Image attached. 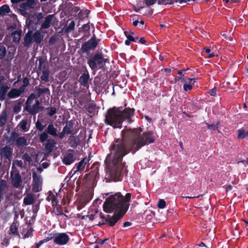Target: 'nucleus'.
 <instances>
[{
  "label": "nucleus",
  "instance_id": "6e6d98bb",
  "mask_svg": "<svg viewBox=\"0 0 248 248\" xmlns=\"http://www.w3.org/2000/svg\"><path fill=\"white\" fill-rule=\"evenodd\" d=\"M46 242H47V241L46 240V238L39 241V242L36 244V248H39L41 245H42L43 244L46 243Z\"/></svg>",
  "mask_w": 248,
  "mask_h": 248
},
{
  "label": "nucleus",
  "instance_id": "412c9836",
  "mask_svg": "<svg viewBox=\"0 0 248 248\" xmlns=\"http://www.w3.org/2000/svg\"><path fill=\"white\" fill-rule=\"evenodd\" d=\"M11 37L14 42H18L21 37V31H14L11 34Z\"/></svg>",
  "mask_w": 248,
  "mask_h": 248
},
{
  "label": "nucleus",
  "instance_id": "4d7b16f0",
  "mask_svg": "<svg viewBox=\"0 0 248 248\" xmlns=\"http://www.w3.org/2000/svg\"><path fill=\"white\" fill-rule=\"evenodd\" d=\"M4 83V77L3 76L0 75V86L5 84Z\"/></svg>",
  "mask_w": 248,
  "mask_h": 248
},
{
  "label": "nucleus",
  "instance_id": "20e7f679",
  "mask_svg": "<svg viewBox=\"0 0 248 248\" xmlns=\"http://www.w3.org/2000/svg\"><path fill=\"white\" fill-rule=\"evenodd\" d=\"M36 98V95L32 93L28 97L26 103L27 110L32 114H36L43 109V107L40 106V103L37 99L35 100V103L32 105L33 100Z\"/></svg>",
  "mask_w": 248,
  "mask_h": 248
},
{
  "label": "nucleus",
  "instance_id": "052dcab7",
  "mask_svg": "<svg viewBox=\"0 0 248 248\" xmlns=\"http://www.w3.org/2000/svg\"><path fill=\"white\" fill-rule=\"evenodd\" d=\"M190 0H176V1L179 2L180 3H182L183 2H187V1H189Z\"/></svg>",
  "mask_w": 248,
  "mask_h": 248
},
{
  "label": "nucleus",
  "instance_id": "393cba45",
  "mask_svg": "<svg viewBox=\"0 0 248 248\" xmlns=\"http://www.w3.org/2000/svg\"><path fill=\"white\" fill-rule=\"evenodd\" d=\"M18 126L23 132H27L29 130V127L27 126V119H23L18 124Z\"/></svg>",
  "mask_w": 248,
  "mask_h": 248
},
{
  "label": "nucleus",
  "instance_id": "de8ad7c7",
  "mask_svg": "<svg viewBox=\"0 0 248 248\" xmlns=\"http://www.w3.org/2000/svg\"><path fill=\"white\" fill-rule=\"evenodd\" d=\"M206 124L207 125V127L208 129L213 130H215L216 129H217L218 127V123H217L216 125L214 124Z\"/></svg>",
  "mask_w": 248,
  "mask_h": 248
},
{
  "label": "nucleus",
  "instance_id": "4be33fe9",
  "mask_svg": "<svg viewBox=\"0 0 248 248\" xmlns=\"http://www.w3.org/2000/svg\"><path fill=\"white\" fill-rule=\"evenodd\" d=\"M32 232L33 230L29 227H28L27 228L23 230L22 234L23 235L24 238H27L32 236Z\"/></svg>",
  "mask_w": 248,
  "mask_h": 248
},
{
  "label": "nucleus",
  "instance_id": "c85d7f7f",
  "mask_svg": "<svg viewBox=\"0 0 248 248\" xmlns=\"http://www.w3.org/2000/svg\"><path fill=\"white\" fill-rule=\"evenodd\" d=\"M37 94L36 95L37 98L39 97L43 93H46L49 94V90L48 88H38L36 90Z\"/></svg>",
  "mask_w": 248,
  "mask_h": 248
},
{
  "label": "nucleus",
  "instance_id": "338daca9",
  "mask_svg": "<svg viewBox=\"0 0 248 248\" xmlns=\"http://www.w3.org/2000/svg\"><path fill=\"white\" fill-rule=\"evenodd\" d=\"M133 24L135 26H138L139 24V21L138 20H136L133 22Z\"/></svg>",
  "mask_w": 248,
  "mask_h": 248
},
{
  "label": "nucleus",
  "instance_id": "f8f14e48",
  "mask_svg": "<svg viewBox=\"0 0 248 248\" xmlns=\"http://www.w3.org/2000/svg\"><path fill=\"white\" fill-rule=\"evenodd\" d=\"M56 144V143L54 140L48 139L45 144L46 151L48 153H50L54 149Z\"/></svg>",
  "mask_w": 248,
  "mask_h": 248
},
{
  "label": "nucleus",
  "instance_id": "4468645a",
  "mask_svg": "<svg viewBox=\"0 0 248 248\" xmlns=\"http://www.w3.org/2000/svg\"><path fill=\"white\" fill-rule=\"evenodd\" d=\"M54 18L53 15H48L46 18L44 22L41 25V29H48Z\"/></svg>",
  "mask_w": 248,
  "mask_h": 248
},
{
  "label": "nucleus",
  "instance_id": "6ab92c4d",
  "mask_svg": "<svg viewBox=\"0 0 248 248\" xmlns=\"http://www.w3.org/2000/svg\"><path fill=\"white\" fill-rule=\"evenodd\" d=\"M34 199L32 194L28 193L23 199V203L25 205H31L34 203Z\"/></svg>",
  "mask_w": 248,
  "mask_h": 248
},
{
  "label": "nucleus",
  "instance_id": "b1692460",
  "mask_svg": "<svg viewBox=\"0 0 248 248\" xmlns=\"http://www.w3.org/2000/svg\"><path fill=\"white\" fill-rule=\"evenodd\" d=\"M16 144L17 146H25L27 145V139L23 137H20L16 140Z\"/></svg>",
  "mask_w": 248,
  "mask_h": 248
},
{
  "label": "nucleus",
  "instance_id": "a211bd4d",
  "mask_svg": "<svg viewBox=\"0 0 248 248\" xmlns=\"http://www.w3.org/2000/svg\"><path fill=\"white\" fill-rule=\"evenodd\" d=\"M47 132L48 134L53 137H55L58 136L57 129L54 127V125L52 123L48 125L47 127Z\"/></svg>",
  "mask_w": 248,
  "mask_h": 248
},
{
  "label": "nucleus",
  "instance_id": "9d476101",
  "mask_svg": "<svg viewBox=\"0 0 248 248\" xmlns=\"http://www.w3.org/2000/svg\"><path fill=\"white\" fill-rule=\"evenodd\" d=\"M13 151V148L11 146L7 145L0 150V155L2 157L10 159Z\"/></svg>",
  "mask_w": 248,
  "mask_h": 248
},
{
  "label": "nucleus",
  "instance_id": "0eeeda50",
  "mask_svg": "<svg viewBox=\"0 0 248 248\" xmlns=\"http://www.w3.org/2000/svg\"><path fill=\"white\" fill-rule=\"evenodd\" d=\"M35 6L34 0H27L20 5L19 10L23 15L28 14L27 11L33 9Z\"/></svg>",
  "mask_w": 248,
  "mask_h": 248
},
{
  "label": "nucleus",
  "instance_id": "8fccbe9b",
  "mask_svg": "<svg viewBox=\"0 0 248 248\" xmlns=\"http://www.w3.org/2000/svg\"><path fill=\"white\" fill-rule=\"evenodd\" d=\"M204 49L205 50V51L206 52V53L208 54V58H212L215 56V54L214 53H211V50L209 48H204Z\"/></svg>",
  "mask_w": 248,
  "mask_h": 248
},
{
  "label": "nucleus",
  "instance_id": "39448f33",
  "mask_svg": "<svg viewBox=\"0 0 248 248\" xmlns=\"http://www.w3.org/2000/svg\"><path fill=\"white\" fill-rule=\"evenodd\" d=\"M105 60L100 55H95L88 61V63L92 69L95 70L103 66Z\"/></svg>",
  "mask_w": 248,
  "mask_h": 248
},
{
  "label": "nucleus",
  "instance_id": "bb28decb",
  "mask_svg": "<svg viewBox=\"0 0 248 248\" xmlns=\"http://www.w3.org/2000/svg\"><path fill=\"white\" fill-rule=\"evenodd\" d=\"M10 12V9L7 4L3 5L0 7V15H4Z\"/></svg>",
  "mask_w": 248,
  "mask_h": 248
},
{
  "label": "nucleus",
  "instance_id": "e2e57ef3",
  "mask_svg": "<svg viewBox=\"0 0 248 248\" xmlns=\"http://www.w3.org/2000/svg\"><path fill=\"white\" fill-rule=\"evenodd\" d=\"M181 79L183 80V78L181 77H175L174 80H175V82H176L177 81H179L180 80H181Z\"/></svg>",
  "mask_w": 248,
  "mask_h": 248
},
{
  "label": "nucleus",
  "instance_id": "3c124183",
  "mask_svg": "<svg viewBox=\"0 0 248 248\" xmlns=\"http://www.w3.org/2000/svg\"><path fill=\"white\" fill-rule=\"evenodd\" d=\"M13 110L15 113H18L21 110V106L19 104L16 105L14 107Z\"/></svg>",
  "mask_w": 248,
  "mask_h": 248
},
{
  "label": "nucleus",
  "instance_id": "a19ab883",
  "mask_svg": "<svg viewBox=\"0 0 248 248\" xmlns=\"http://www.w3.org/2000/svg\"><path fill=\"white\" fill-rule=\"evenodd\" d=\"M183 81L187 82L188 84L193 85L195 82L194 78H190L186 77L185 78H183Z\"/></svg>",
  "mask_w": 248,
  "mask_h": 248
},
{
  "label": "nucleus",
  "instance_id": "9b49d317",
  "mask_svg": "<svg viewBox=\"0 0 248 248\" xmlns=\"http://www.w3.org/2000/svg\"><path fill=\"white\" fill-rule=\"evenodd\" d=\"M23 92V89L13 88L8 93L7 96L9 98H15L20 96Z\"/></svg>",
  "mask_w": 248,
  "mask_h": 248
},
{
  "label": "nucleus",
  "instance_id": "09e8293b",
  "mask_svg": "<svg viewBox=\"0 0 248 248\" xmlns=\"http://www.w3.org/2000/svg\"><path fill=\"white\" fill-rule=\"evenodd\" d=\"M14 165L19 167L20 168L22 167L23 166V162L21 160H16L13 163Z\"/></svg>",
  "mask_w": 248,
  "mask_h": 248
},
{
  "label": "nucleus",
  "instance_id": "c9c22d12",
  "mask_svg": "<svg viewBox=\"0 0 248 248\" xmlns=\"http://www.w3.org/2000/svg\"><path fill=\"white\" fill-rule=\"evenodd\" d=\"M6 53V48L3 46H0V60L5 56Z\"/></svg>",
  "mask_w": 248,
  "mask_h": 248
},
{
  "label": "nucleus",
  "instance_id": "5701e85b",
  "mask_svg": "<svg viewBox=\"0 0 248 248\" xmlns=\"http://www.w3.org/2000/svg\"><path fill=\"white\" fill-rule=\"evenodd\" d=\"M237 138L239 139H243L248 136V131L242 128L238 130Z\"/></svg>",
  "mask_w": 248,
  "mask_h": 248
},
{
  "label": "nucleus",
  "instance_id": "79ce46f5",
  "mask_svg": "<svg viewBox=\"0 0 248 248\" xmlns=\"http://www.w3.org/2000/svg\"><path fill=\"white\" fill-rule=\"evenodd\" d=\"M75 26V24L74 21L73 20L71 21L69 23L68 26H67V27L66 28V30L68 31H71L72 30H73L74 29Z\"/></svg>",
  "mask_w": 248,
  "mask_h": 248
},
{
  "label": "nucleus",
  "instance_id": "2f4dec72",
  "mask_svg": "<svg viewBox=\"0 0 248 248\" xmlns=\"http://www.w3.org/2000/svg\"><path fill=\"white\" fill-rule=\"evenodd\" d=\"M53 213L56 216L62 215L63 214V212L61 208L58 206L54 207Z\"/></svg>",
  "mask_w": 248,
  "mask_h": 248
},
{
  "label": "nucleus",
  "instance_id": "7c9ffc66",
  "mask_svg": "<svg viewBox=\"0 0 248 248\" xmlns=\"http://www.w3.org/2000/svg\"><path fill=\"white\" fill-rule=\"evenodd\" d=\"M89 77L88 75L84 74L82 75L79 78V81L80 83L83 84H86L88 80Z\"/></svg>",
  "mask_w": 248,
  "mask_h": 248
},
{
  "label": "nucleus",
  "instance_id": "5fc2aeb1",
  "mask_svg": "<svg viewBox=\"0 0 248 248\" xmlns=\"http://www.w3.org/2000/svg\"><path fill=\"white\" fill-rule=\"evenodd\" d=\"M217 89L216 88L212 89L209 92V94L212 96H216L217 95Z\"/></svg>",
  "mask_w": 248,
  "mask_h": 248
},
{
  "label": "nucleus",
  "instance_id": "7ed1b4c3",
  "mask_svg": "<svg viewBox=\"0 0 248 248\" xmlns=\"http://www.w3.org/2000/svg\"><path fill=\"white\" fill-rule=\"evenodd\" d=\"M134 111L133 108H127L123 111L119 108L110 109L106 116V122L114 128H120L124 120L127 119L129 122L132 121L131 117Z\"/></svg>",
  "mask_w": 248,
  "mask_h": 248
},
{
  "label": "nucleus",
  "instance_id": "6e6552de",
  "mask_svg": "<svg viewBox=\"0 0 248 248\" xmlns=\"http://www.w3.org/2000/svg\"><path fill=\"white\" fill-rule=\"evenodd\" d=\"M32 178L34 182L35 183L33 186V190L35 192H38L41 190V184L42 178L41 176L37 175L36 172L32 173Z\"/></svg>",
  "mask_w": 248,
  "mask_h": 248
},
{
  "label": "nucleus",
  "instance_id": "ea45409f",
  "mask_svg": "<svg viewBox=\"0 0 248 248\" xmlns=\"http://www.w3.org/2000/svg\"><path fill=\"white\" fill-rule=\"evenodd\" d=\"M35 125L37 129L40 131H42L45 127V126L42 124V123L38 120L36 123Z\"/></svg>",
  "mask_w": 248,
  "mask_h": 248
},
{
  "label": "nucleus",
  "instance_id": "423d86ee",
  "mask_svg": "<svg viewBox=\"0 0 248 248\" xmlns=\"http://www.w3.org/2000/svg\"><path fill=\"white\" fill-rule=\"evenodd\" d=\"M70 238L66 233L61 232L56 234L53 242L56 244L62 246L67 244Z\"/></svg>",
  "mask_w": 248,
  "mask_h": 248
},
{
  "label": "nucleus",
  "instance_id": "2eb2a0df",
  "mask_svg": "<svg viewBox=\"0 0 248 248\" xmlns=\"http://www.w3.org/2000/svg\"><path fill=\"white\" fill-rule=\"evenodd\" d=\"M33 38L32 36V31H29L26 34L24 38V46L28 47L32 42Z\"/></svg>",
  "mask_w": 248,
  "mask_h": 248
},
{
  "label": "nucleus",
  "instance_id": "c03bdc74",
  "mask_svg": "<svg viewBox=\"0 0 248 248\" xmlns=\"http://www.w3.org/2000/svg\"><path fill=\"white\" fill-rule=\"evenodd\" d=\"M23 85L21 86L20 89H23V91L24 92L26 87L28 85L29 81L27 78H24L23 79Z\"/></svg>",
  "mask_w": 248,
  "mask_h": 248
},
{
  "label": "nucleus",
  "instance_id": "f03ea898",
  "mask_svg": "<svg viewBox=\"0 0 248 248\" xmlns=\"http://www.w3.org/2000/svg\"><path fill=\"white\" fill-rule=\"evenodd\" d=\"M131 198L129 193H126L124 197L120 193H117L110 196L104 202L103 208L106 212L110 213L113 211H118L113 216H108L106 219V224L113 226L126 213L129 207L128 202Z\"/></svg>",
  "mask_w": 248,
  "mask_h": 248
},
{
  "label": "nucleus",
  "instance_id": "49530a36",
  "mask_svg": "<svg viewBox=\"0 0 248 248\" xmlns=\"http://www.w3.org/2000/svg\"><path fill=\"white\" fill-rule=\"evenodd\" d=\"M183 88L185 91H190L192 89V86L191 84H188L187 83H185L184 85Z\"/></svg>",
  "mask_w": 248,
  "mask_h": 248
},
{
  "label": "nucleus",
  "instance_id": "864d4df0",
  "mask_svg": "<svg viewBox=\"0 0 248 248\" xmlns=\"http://www.w3.org/2000/svg\"><path fill=\"white\" fill-rule=\"evenodd\" d=\"M55 235L54 233H51L48 235L47 237H46L45 238L47 242L49 241V240L52 239L53 238L54 239Z\"/></svg>",
  "mask_w": 248,
  "mask_h": 248
},
{
  "label": "nucleus",
  "instance_id": "473e14b6",
  "mask_svg": "<svg viewBox=\"0 0 248 248\" xmlns=\"http://www.w3.org/2000/svg\"><path fill=\"white\" fill-rule=\"evenodd\" d=\"M6 186V182L5 181L1 180L0 181V194L3 195V191Z\"/></svg>",
  "mask_w": 248,
  "mask_h": 248
},
{
  "label": "nucleus",
  "instance_id": "1a4fd4ad",
  "mask_svg": "<svg viewBox=\"0 0 248 248\" xmlns=\"http://www.w3.org/2000/svg\"><path fill=\"white\" fill-rule=\"evenodd\" d=\"M11 177L13 185L16 188H20L22 183L21 178L18 173H14L11 172Z\"/></svg>",
  "mask_w": 248,
  "mask_h": 248
},
{
  "label": "nucleus",
  "instance_id": "cd10ccee",
  "mask_svg": "<svg viewBox=\"0 0 248 248\" xmlns=\"http://www.w3.org/2000/svg\"><path fill=\"white\" fill-rule=\"evenodd\" d=\"M7 120V112L6 110H3L1 115H0V126L3 125Z\"/></svg>",
  "mask_w": 248,
  "mask_h": 248
},
{
  "label": "nucleus",
  "instance_id": "f257e3e1",
  "mask_svg": "<svg viewBox=\"0 0 248 248\" xmlns=\"http://www.w3.org/2000/svg\"><path fill=\"white\" fill-rule=\"evenodd\" d=\"M141 131L140 128L130 130L132 138L128 145L124 140L117 139L110 146V153L108 155L106 161L111 162L107 173L114 181L121 180V174L124 171V164L122 163L123 157L129 153L130 150L134 154L146 144L154 142L151 132H144L140 135Z\"/></svg>",
  "mask_w": 248,
  "mask_h": 248
},
{
  "label": "nucleus",
  "instance_id": "dca6fc26",
  "mask_svg": "<svg viewBox=\"0 0 248 248\" xmlns=\"http://www.w3.org/2000/svg\"><path fill=\"white\" fill-rule=\"evenodd\" d=\"M75 160L74 155L72 153H69L63 159V162L64 164L68 165L72 163Z\"/></svg>",
  "mask_w": 248,
  "mask_h": 248
},
{
  "label": "nucleus",
  "instance_id": "f3484780",
  "mask_svg": "<svg viewBox=\"0 0 248 248\" xmlns=\"http://www.w3.org/2000/svg\"><path fill=\"white\" fill-rule=\"evenodd\" d=\"M96 46L97 42L96 40L93 38H92L83 46V47L88 49H93Z\"/></svg>",
  "mask_w": 248,
  "mask_h": 248
},
{
  "label": "nucleus",
  "instance_id": "c756f323",
  "mask_svg": "<svg viewBox=\"0 0 248 248\" xmlns=\"http://www.w3.org/2000/svg\"><path fill=\"white\" fill-rule=\"evenodd\" d=\"M49 73L48 70H43L42 72V75L41 76L40 78L42 80H44L45 81H47L48 80L49 78Z\"/></svg>",
  "mask_w": 248,
  "mask_h": 248
},
{
  "label": "nucleus",
  "instance_id": "a878e982",
  "mask_svg": "<svg viewBox=\"0 0 248 248\" xmlns=\"http://www.w3.org/2000/svg\"><path fill=\"white\" fill-rule=\"evenodd\" d=\"M86 162H85V159H82L81 161H80L78 163L76 164L75 168L76 170H75V172L84 169Z\"/></svg>",
  "mask_w": 248,
  "mask_h": 248
},
{
  "label": "nucleus",
  "instance_id": "37998d69",
  "mask_svg": "<svg viewBox=\"0 0 248 248\" xmlns=\"http://www.w3.org/2000/svg\"><path fill=\"white\" fill-rule=\"evenodd\" d=\"M124 34H125V36H126L127 40H128L130 41L135 42L136 41L137 39H138V37L134 38L132 35L128 34V32H124Z\"/></svg>",
  "mask_w": 248,
  "mask_h": 248
},
{
  "label": "nucleus",
  "instance_id": "774afa93",
  "mask_svg": "<svg viewBox=\"0 0 248 248\" xmlns=\"http://www.w3.org/2000/svg\"><path fill=\"white\" fill-rule=\"evenodd\" d=\"M130 42H131L130 41H129V40H127V39L126 40H125V43H125V44L126 45H127V46H129V45H130Z\"/></svg>",
  "mask_w": 248,
  "mask_h": 248
},
{
  "label": "nucleus",
  "instance_id": "ddd939ff",
  "mask_svg": "<svg viewBox=\"0 0 248 248\" xmlns=\"http://www.w3.org/2000/svg\"><path fill=\"white\" fill-rule=\"evenodd\" d=\"M9 88V86L7 84L0 86V100L5 99L7 92Z\"/></svg>",
  "mask_w": 248,
  "mask_h": 248
},
{
  "label": "nucleus",
  "instance_id": "f704fd0d",
  "mask_svg": "<svg viewBox=\"0 0 248 248\" xmlns=\"http://www.w3.org/2000/svg\"><path fill=\"white\" fill-rule=\"evenodd\" d=\"M48 133L46 132H43L40 135V140L41 142H44L48 138Z\"/></svg>",
  "mask_w": 248,
  "mask_h": 248
},
{
  "label": "nucleus",
  "instance_id": "4c0bfd02",
  "mask_svg": "<svg viewBox=\"0 0 248 248\" xmlns=\"http://www.w3.org/2000/svg\"><path fill=\"white\" fill-rule=\"evenodd\" d=\"M72 125L70 124H67L63 129L64 132L66 134H70L71 133Z\"/></svg>",
  "mask_w": 248,
  "mask_h": 248
},
{
  "label": "nucleus",
  "instance_id": "72a5a7b5",
  "mask_svg": "<svg viewBox=\"0 0 248 248\" xmlns=\"http://www.w3.org/2000/svg\"><path fill=\"white\" fill-rule=\"evenodd\" d=\"M10 230L12 233L16 234L17 232V229L16 223H13L10 226Z\"/></svg>",
  "mask_w": 248,
  "mask_h": 248
},
{
  "label": "nucleus",
  "instance_id": "bf43d9fd",
  "mask_svg": "<svg viewBox=\"0 0 248 248\" xmlns=\"http://www.w3.org/2000/svg\"><path fill=\"white\" fill-rule=\"evenodd\" d=\"M130 225H131V223L130 222H125L124 223L123 227H126L130 226Z\"/></svg>",
  "mask_w": 248,
  "mask_h": 248
},
{
  "label": "nucleus",
  "instance_id": "69168bd1",
  "mask_svg": "<svg viewBox=\"0 0 248 248\" xmlns=\"http://www.w3.org/2000/svg\"><path fill=\"white\" fill-rule=\"evenodd\" d=\"M199 246V248H202L204 247H206L205 244L202 242L201 244H200Z\"/></svg>",
  "mask_w": 248,
  "mask_h": 248
},
{
  "label": "nucleus",
  "instance_id": "e433bc0d",
  "mask_svg": "<svg viewBox=\"0 0 248 248\" xmlns=\"http://www.w3.org/2000/svg\"><path fill=\"white\" fill-rule=\"evenodd\" d=\"M18 136V133H17L16 132H12L11 133V136L10 137V140L9 141L10 142H13L14 141L16 140V139H17Z\"/></svg>",
  "mask_w": 248,
  "mask_h": 248
},
{
  "label": "nucleus",
  "instance_id": "680f3d73",
  "mask_svg": "<svg viewBox=\"0 0 248 248\" xmlns=\"http://www.w3.org/2000/svg\"><path fill=\"white\" fill-rule=\"evenodd\" d=\"M139 41L140 43L142 44H144L146 43V41L143 38H140L139 40Z\"/></svg>",
  "mask_w": 248,
  "mask_h": 248
},
{
  "label": "nucleus",
  "instance_id": "aec40b11",
  "mask_svg": "<svg viewBox=\"0 0 248 248\" xmlns=\"http://www.w3.org/2000/svg\"><path fill=\"white\" fill-rule=\"evenodd\" d=\"M32 36L33 41L37 44L40 43L43 39V35L38 31L35 32Z\"/></svg>",
  "mask_w": 248,
  "mask_h": 248
},
{
  "label": "nucleus",
  "instance_id": "603ef678",
  "mask_svg": "<svg viewBox=\"0 0 248 248\" xmlns=\"http://www.w3.org/2000/svg\"><path fill=\"white\" fill-rule=\"evenodd\" d=\"M56 113V108H48V114L51 116Z\"/></svg>",
  "mask_w": 248,
  "mask_h": 248
},
{
  "label": "nucleus",
  "instance_id": "0e129e2a",
  "mask_svg": "<svg viewBox=\"0 0 248 248\" xmlns=\"http://www.w3.org/2000/svg\"><path fill=\"white\" fill-rule=\"evenodd\" d=\"M139 24H140L139 25V27L140 28H142L144 25V21L143 20H140L139 21Z\"/></svg>",
  "mask_w": 248,
  "mask_h": 248
},
{
  "label": "nucleus",
  "instance_id": "58836bf2",
  "mask_svg": "<svg viewBox=\"0 0 248 248\" xmlns=\"http://www.w3.org/2000/svg\"><path fill=\"white\" fill-rule=\"evenodd\" d=\"M166 205V202L163 199H160L158 202L157 206L159 208L163 209L165 207Z\"/></svg>",
  "mask_w": 248,
  "mask_h": 248
},
{
  "label": "nucleus",
  "instance_id": "13d9d810",
  "mask_svg": "<svg viewBox=\"0 0 248 248\" xmlns=\"http://www.w3.org/2000/svg\"><path fill=\"white\" fill-rule=\"evenodd\" d=\"M66 134L65 132H64V131L62 130V131L60 133L58 136L60 138L62 139L64 136V134Z\"/></svg>",
  "mask_w": 248,
  "mask_h": 248
},
{
  "label": "nucleus",
  "instance_id": "a18cd8bd",
  "mask_svg": "<svg viewBox=\"0 0 248 248\" xmlns=\"http://www.w3.org/2000/svg\"><path fill=\"white\" fill-rule=\"evenodd\" d=\"M22 158H23V159L25 161H27V162H31V157H30V156L29 155H28V154H25L23 155Z\"/></svg>",
  "mask_w": 248,
  "mask_h": 248
}]
</instances>
